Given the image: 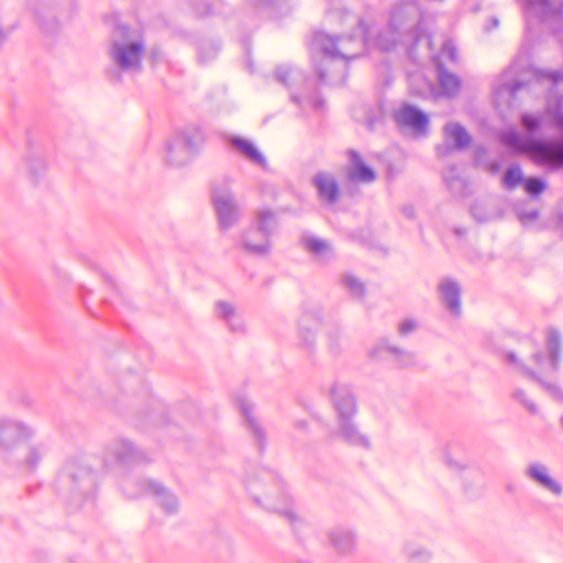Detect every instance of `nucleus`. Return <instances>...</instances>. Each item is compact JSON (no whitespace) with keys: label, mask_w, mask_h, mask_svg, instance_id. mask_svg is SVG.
<instances>
[{"label":"nucleus","mask_w":563,"mask_h":563,"mask_svg":"<svg viewBox=\"0 0 563 563\" xmlns=\"http://www.w3.org/2000/svg\"><path fill=\"white\" fill-rule=\"evenodd\" d=\"M229 143L235 147L251 163L261 167L266 166V158L260 150L249 140L240 136H230Z\"/></svg>","instance_id":"obj_23"},{"label":"nucleus","mask_w":563,"mask_h":563,"mask_svg":"<svg viewBox=\"0 0 563 563\" xmlns=\"http://www.w3.org/2000/svg\"><path fill=\"white\" fill-rule=\"evenodd\" d=\"M275 77L277 81H279L289 89L295 84L303 85L305 89H307L310 85L308 79L300 69L287 65L278 66L275 70Z\"/></svg>","instance_id":"obj_25"},{"label":"nucleus","mask_w":563,"mask_h":563,"mask_svg":"<svg viewBox=\"0 0 563 563\" xmlns=\"http://www.w3.org/2000/svg\"><path fill=\"white\" fill-rule=\"evenodd\" d=\"M313 185L319 197L328 203H334L339 198V185L335 177L325 172H319L313 177Z\"/></svg>","instance_id":"obj_19"},{"label":"nucleus","mask_w":563,"mask_h":563,"mask_svg":"<svg viewBox=\"0 0 563 563\" xmlns=\"http://www.w3.org/2000/svg\"><path fill=\"white\" fill-rule=\"evenodd\" d=\"M130 29L119 24L112 37L109 56L112 65L124 73L140 71L145 45L142 41L129 40Z\"/></svg>","instance_id":"obj_5"},{"label":"nucleus","mask_w":563,"mask_h":563,"mask_svg":"<svg viewBox=\"0 0 563 563\" xmlns=\"http://www.w3.org/2000/svg\"><path fill=\"white\" fill-rule=\"evenodd\" d=\"M471 214L478 223H485L497 218V213L488 211L487 206L478 201L471 207Z\"/></svg>","instance_id":"obj_34"},{"label":"nucleus","mask_w":563,"mask_h":563,"mask_svg":"<svg viewBox=\"0 0 563 563\" xmlns=\"http://www.w3.org/2000/svg\"><path fill=\"white\" fill-rule=\"evenodd\" d=\"M219 52V46L213 42H205L198 48V59L201 64L212 60Z\"/></svg>","instance_id":"obj_36"},{"label":"nucleus","mask_w":563,"mask_h":563,"mask_svg":"<svg viewBox=\"0 0 563 563\" xmlns=\"http://www.w3.org/2000/svg\"><path fill=\"white\" fill-rule=\"evenodd\" d=\"M296 427L299 428V429H305L306 428V422L299 421V422H297Z\"/></svg>","instance_id":"obj_48"},{"label":"nucleus","mask_w":563,"mask_h":563,"mask_svg":"<svg viewBox=\"0 0 563 563\" xmlns=\"http://www.w3.org/2000/svg\"><path fill=\"white\" fill-rule=\"evenodd\" d=\"M405 553L410 563H428L431 559L428 550L416 544H407Z\"/></svg>","instance_id":"obj_33"},{"label":"nucleus","mask_w":563,"mask_h":563,"mask_svg":"<svg viewBox=\"0 0 563 563\" xmlns=\"http://www.w3.org/2000/svg\"><path fill=\"white\" fill-rule=\"evenodd\" d=\"M394 119L399 126L408 128L418 134H426L429 124V117L408 103L394 111Z\"/></svg>","instance_id":"obj_12"},{"label":"nucleus","mask_w":563,"mask_h":563,"mask_svg":"<svg viewBox=\"0 0 563 563\" xmlns=\"http://www.w3.org/2000/svg\"><path fill=\"white\" fill-rule=\"evenodd\" d=\"M34 435V430L22 421L11 418L0 419V448L16 455V463L26 471H33L43 455L38 445H21Z\"/></svg>","instance_id":"obj_3"},{"label":"nucleus","mask_w":563,"mask_h":563,"mask_svg":"<svg viewBox=\"0 0 563 563\" xmlns=\"http://www.w3.org/2000/svg\"><path fill=\"white\" fill-rule=\"evenodd\" d=\"M489 168H490V172H492L493 174H496V173H498V172H499V169H500V165H499V163H497V162H493V163L490 164Z\"/></svg>","instance_id":"obj_47"},{"label":"nucleus","mask_w":563,"mask_h":563,"mask_svg":"<svg viewBox=\"0 0 563 563\" xmlns=\"http://www.w3.org/2000/svg\"><path fill=\"white\" fill-rule=\"evenodd\" d=\"M246 489L258 505L269 511L280 514L292 527L300 522L290 496L275 473L260 470L247 479Z\"/></svg>","instance_id":"obj_2"},{"label":"nucleus","mask_w":563,"mask_h":563,"mask_svg":"<svg viewBox=\"0 0 563 563\" xmlns=\"http://www.w3.org/2000/svg\"><path fill=\"white\" fill-rule=\"evenodd\" d=\"M343 284L349 289L350 294L355 298H363L365 295V286L364 284L353 275H345L343 278Z\"/></svg>","instance_id":"obj_35"},{"label":"nucleus","mask_w":563,"mask_h":563,"mask_svg":"<svg viewBox=\"0 0 563 563\" xmlns=\"http://www.w3.org/2000/svg\"><path fill=\"white\" fill-rule=\"evenodd\" d=\"M290 98L292 102L297 103L302 109L310 108L314 111H322L324 108V100L319 96L317 91L305 96L291 92Z\"/></svg>","instance_id":"obj_29"},{"label":"nucleus","mask_w":563,"mask_h":563,"mask_svg":"<svg viewBox=\"0 0 563 563\" xmlns=\"http://www.w3.org/2000/svg\"><path fill=\"white\" fill-rule=\"evenodd\" d=\"M303 244L306 249L318 256L321 261H329L333 257V250L325 241L317 236L305 238Z\"/></svg>","instance_id":"obj_28"},{"label":"nucleus","mask_w":563,"mask_h":563,"mask_svg":"<svg viewBox=\"0 0 563 563\" xmlns=\"http://www.w3.org/2000/svg\"><path fill=\"white\" fill-rule=\"evenodd\" d=\"M531 357H532V360H533L534 364H536L539 368H542V367H543L544 362H545V358H544L543 354H542L540 351H538V352L533 353Z\"/></svg>","instance_id":"obj_42"},{"label":"nucleus","mask_w":563,"mask_h":563,"mask_svg":"<svg viewBox=\"0 0 563 563\" xmlns=\"http://www.w3.org/2000/svg\"><path fill=\"white\" fill-rule=\"evenodd\" d=\"M443 132L446 144L437 148L441 155L448 154L450 143H453L456 150L467 148L472 143V136L461 123L449 122L444 125Z\"/></svg>","instance_id":"obj_14"},{"label":"nucleus","mask_w":563,"mask_h":563,"mask_svg":"<svg viewBox=\"0 0 563 563\" xmlns=\"http://www.w3.org/2000/svg\"><path fill=\"white\" fill-rule=\"evenodd\" d=\"M64 476L71 482L74 489L79 494H88L95 488L96 476L86 461L67 462Z\"/></svg>","instance_id":"obj_11"},{"label":"nucleus","mask_w":563,"mask_h":563,"mask_svg":"<svg viewBox=\"0 0 563 563\" xmlns=\"http://www.w3.org/2000/svg\"><path fill=\"white\" fill-rule=\"evenodd\" d=\"M352 419L353 418L339 419V437L351 445L369 449L371 443L368 438L360 432Z\"/></svg>","instance_id":"obj_21"},{"label":"nucleus","mask_w":563,"mask_h":563,"mask_svg":"<svg viewBox=\"0 0 563 563\" xmlns=\"http://www.w3.org/2000/svg\"><path fill=\"white\" fill-rule=\"evenodd\" d=\"M516 213L523 225L534 221L539 217V211L537 209L523 210L520 207H516Z\"/></svg>","instance_id":"obj_40"},{"label":"nucleus","mask_w":563,"mask_h":563,"mask_svg":"<svg viewBox=\"0 0 563 563\" xmlns=\"http://www.w3.org/2000/svg\"><path fill=\"white\" fill-rule=\"evenodd\" d=\"M350 165L347 167V177L353 181L369 184L376 179V173L366 165L358 152L350 150L347 152Z\"/></svg>","instance_id":"obj_16"},{"label":"nucleus","mask_w":563,"mask_h":563,"mask_svg":"<svg viewBox=\"0 0 563 563\" xmlns=\"http://www.w3.org/2000/svg\"><path fill=\"white\" fill-rule=\"evenodd\" d=\"M523 186H525L526 191L529 195L536 197V196L540 195L545 189L547 184L544 180H542L540 178L529 177V178H526Z\"/></svg>","instance_id":"obj_37"},{"label":"nucleus","mask_w":563,"mask_h":563,"mask_svg":"<svg viewBox=\"0 0 563 563\" xmlns=\"http://www.w3.org/2000/svg\"><path fill=\"white\" fill-rule=\"evenodd\" d=\"M443 180L452 192L460 195L464 194L466 183L457 174L454 166H450L443 172Z\"/></svg>","instance_id":"obj_31"},{"label":"nucleus","mask_w":563,"mask_h":563,"mask_svg":"<svg viewBox=\"0 0 563 563\" xmlns=\"http://www.w3.org/2000/svg\"><path fill=\"white\" fill-rule=\"evenodd\" d=\"M421 10L415 0L397 4L390 15L388 29L393 33L390 40L384 41L383 35L377 37V44L383 51L391 49L398 42L418 43L421 38L419 22Z\"/></svg>","instance_id":"obj_4"},{"label":"nucleus","mask_w":563,"mask_h":563,"mask_svg":"<svg viewBox=\"0 0 563 563\" xmlns=\"http://www.w3.org/2000/svg\"><path fill=\"white\" fill-rule=\"evenodd\" d=\"M216 314L219 319L223 320L232 332L244 331V322L236 308L229 301L216 302Z\"/></svg>","instance_id":"obj_22"},{"label":"nucleus","mask_w":563,"mask_h":563,"mask_svg":"<svg viewBox=\"0 0 563 563\" xmlns=\"http://www.w3.org/2000/svg\"><path fill=\"white\" fill-rule=\"evenodd\" d=\"M143 460L144 454L124 439L113 440L107 445L104 451L106 468H110L114 462L128 465Z\"/></svg>","instance_id":"obj_10"},{"label":"nucleus","mask_w":563,"mask_h":563,"mask_svg":"<svg viewBox=\"0 0 563 563\" xmlns=\"http://www.w3.org/2000/svg\"><path fill=\"white\" fill-rule=\"evenodd\" d=\"M211 201L219 228L222 231L229 230L240 222L242 210L234 194L229 188H214Z\"/></svg>","instance_id":"obj_9"},{"label":"nucleus","mask_w":563,"mask_h":563,"mask_svg":"<svg viewBox=\"0 0 563 563\" xmlns=\"http://www.w3.org/2000/svg\"><path fill=\"white\" fill-rule=\"evenodd\" d=\"M459 55L457 49L453 41L446 40L440 49V52L434 56V63L438 67L439 64L445 67V63H457Z\"/></svg>","instance_id":"obj_30"},{"label":"nucleus","mask_w":563,"mask_h":563,"mask_svg":"<svg viewBox=\"0 0 563 563\" xmlns=\"http://www.w3.org/2000/svg\"><path fill=\"white\" fill-rule=\"evenodd\" d=\"M4 41V34L2 32H0V45L3 43Z\"/></svg>","instance_id":"obj_49"},{"label":"nucleus","mask_w":563,"mask_h":563,"mask_svg":"<svg viewBox=\"0 0 563 563\" xmlns=\"http://www.w3.org/2000/svg\"><path fill=\"white\" fill-rule=\"evenodd\" d=\"M512 399L520 402L530 413L536 415L538 412L537 405L530 400L525 390L522 389H515L511 394Z\"/></svg>","instance_id":"obj_39"},{"label":"nucleus","mask_w":563,"mask_h":563,"mask_svg":"<svg viewBox=\"0 0 563 563\" xmlns=\"http://www.w3.org/2000/svg\"><path fill=\"white\" fill-rule=\"evenodd\" d=\"M525 180L526 179L523 177V173L520 165L512 164L505 172V175L503 177V186L506 189L511 190L518 187L519 185L523 184Z\"/></svg>","instance_id":"obj_32"},{"label":"nucleus","mask_w":563,"mask_h":563,"mask_svg":"<svg viewBox=\"0 0 563 563\" xmlns=\"http://www.w3.org/2000/svg\"><path fill=\"white\" fill-rule=\"evenodd\" d=\"M387 351L393 353L400 366H410L415 363V355L395 346H387Z\"/></svg>","instance_id":"obj_38"},{"label":"nucleus","mask_w":563,"mask_h":563,"mask_svg":"<svg viewBox=\"0 0 563 563\" xmlns=\"http://www.w3.org/2000/svg\"><path fill=\"white\" fill-rule=\"evenodd\" d=\"M506 357L509 363L516 366V368L519 369L523 375L537 382L552 397L555 399H563V391L556 384L543 380L538 374L523 365L514 352L507 353Z\"/></svg>","instance_id":"obj_20"},{"label":"nucleus","mask_w":563,"mask_h":563,"mask_svg":"<svg viewBox=\"0 0 563 563\" xmlns=\"http://www.w3.org/2000/svg\"><path fill=\"white\" fill-rule=\"evenodd\" d=\"M236 401L239 409L244 417L245 426L254 435L260 446V450H263L266 443L265 431L262 429L256 417L253 413V404L244 396L239 397Z\"/></svg>","instance_id":"obj_17"},{"label":"nucleus","mask_w":563,"mask_h":563,"mask_svg":"<svg viewBox=\"0 0 563 563\" xmlns=\"http://www.w3.org/2000/svg\"><path fill=\"white\" fill-rule=\"evenodd\" d=\"M416 329H417V322L411 319L405 320L399 324V333L401 335H407V334L413 332Z\"/></svg>","instance_id":"obj_41"},{"label":"nucleus","mask_w":563,"mask_h":563,"mask_svg":"<svg viewBox=\"0 0 563 563\" xmlns=\"http://www.w3.org/2000/svg\"><path fill=\"white\" fill-rule=\"evenodd\" d=\"M364 48L362 36H330L318 31L310 42L311 58L316 62L317 55L321 56V64L316 65L321 82L330 85L345 84L347 78V62L361 55Z\"/></svg>","instance_id":"obj_1"},{"label":"nucleus","mask_w":563,"mask_h":563,"mask_svg":"<svg viewBox=\"0 0 563 563\" xmlns=\"http://www.w3.org/2000/svg\"><path fill=\"white\" fill-rule=\"evenodd\" d=\"M121 487L129 498H136L145 494L154 495L157 505L168 515H174L179 509V501L176 495L159 483L151 479L134 482L131 478H126L122 482Z\"/></svg>","instance_id":"obj_7"},{"label":"nucleus","mask_w":563,"mask_h":563,"mask_svg":"<svg viewBox=\"0 0 563 563\" xmlns=\"http://www.w3.org/2000/svg\"><path fill=\"white\" fill-rule=\"evenodd\" d=\"M547 349L550 355V364L553 372L559 371V362L561 358V334L558 330L551 328L547 332Z\"/></svg>","instance_id":"obj_27"},{"label":"nucleus","mask_w":563,"mask_h":563,"mask_svg":"<svg viewBox=\"0 0 563 563\" xmlns=\"http://www.w3.org/2000/svg\"><path fill=\"white\" fill-rule=\"evenodd\" d=\"M331 545L342 554L351 553L355 548L354 533L345 528H335L328 533Z\"/></svg>","instance_id":"obj_24"},{"label":"nucleus","mask_w":563,"mask_h":563,"mask_svg":"<svg viewBox=\"0 0 563 563\" xmlns=\"http://www.w3.org/2000/svg\"><path fill=\"white\" fill-rule=\"evenodd\" d=\"M331 399L339 419L353 418L356 415V400L347 386L333 385L331 388Z\"/></svg>","instance_id":"obj_13"},{"label":"nucleus","mask_w":563,"mask_h":563,"mask_svg":"<svg viewBox=\"0 0 563 563\" xmlns=\"http://www.w3.org/2000/svg\"><path fill=\"white\" fill-rule=\"evenodd\" d=\"M437 71L439 85L442 92L449 97L455 96L461 88L460 78L454 74L449 73L446 68L441 64H439V66L437 67Z\"/></svg>","instance_id":"obj_26"},{"label":"nucleus","mask_w":563,"mask_h":563,"mask_svg":"<svg viewBox=\"0 0 563 563\" xmlns=\"http://www.w3.org/2000/svg\"><path fill=\"white\" fill-rule=\"evenodd\" d=\"M402 213L405 217L409 218V219H412L415 218V209L412 206H405L402 208Z\"/></svg>","instance_id":"obj_44"},{"label":"nucleus","mask_w":563,"mask_h":563,"mask_svg":"<svg viewBox=\"0 0 563 563\" xmlns=\"http://www.w3.org/2000/svg\"><path fill=\"white\" fill-rule=\"evenodd\" d=\"M203 143L202 132L198 128L185 129L166 144V159L170 165L180 166L192 158Z\"/></svg>","instance_id":"obj_8"},{"label":"nucleus","mask_w":563,"mask_h":563,"mask_svg":"<svg viewBox=\"0 0 563 563\" xmlns=\"http://www.w3.org/2000/svg\"><path fill=\"white\" fill-rule=\"evenodd\" d=\"M255 8H265L271 4L274 0H249Z\"/></svg>","instance_id":"obj_43"},{"label":"nucleus","mask_w":563,"mask_h":563,"mask_svg":"<svg viewBox=\"0 0 563 563\" xmlns=\"http://www.w3.org/2000/svg\"><path fill=\"white\" fill-rule=\"evenodd\" d=\"M498 24H499L498 19L497 18H492L490 19V25H486L485 29H486V31H490L492 29L497 27Z\"/></svg>","instance_id":"obj_45"},{"label":"nucleus","mask_w":563,"mask_h":563,"mask_svg":"<svg viewBox=\"0 0 563 563\" xmlns=\"http://www.w3.org/2000/svg\"><path fill=\"white\" fill-rule=\"evenodd\" d=\"M303 341H305L306 345L310 347L314 341V335L309 334L308 336H303Z\"/></svg>","instance_id":"obj_46"},{"label":"nucleus","mask_w":563,"mask_h":563,"mask_svg":"<svg viewBox=\"0 0 563 563\" xmlns=\"http://www.w3.org/2000/svg\"><path fill=\"white\" fill-rule=\"evenodd\" d=\"M442 302L454 316L461 313V287L459 283L452 278H443L439 285Z\"/></svg>","instance_id":"obj_15"},{"label":"nucleus","mask_w":563,"mask_h":563,"mask_svg":"<svg viewBox=\"0 0 563 563\" xmlns=\"http://www.w3.org/2000/svg\"><path fill=\"white\" fill-rule=\"evenodd\" d=\"M525 475L554 495L559 496L562 494L561 485L550 476L549 470L544 464L538 462L531 463L525 470Z\"/></svg>","instance_id":"obj_18"},{"label":"nucleus","mask_w":563,"mask_h":563,"mask_svg":"<svg viewBox=\"0 0 563 563\" xmlns=\"http://www.w3.org/2000/svg\"><path fill=\"white\" fill-rule=\"evenodd\" d=\"M277 228L275 213L269 209L257 211L252 225L242 233L243 249L254 255H266L271 251V236Z\"/></svg>","instance_id":"obj_6"}]
</instances>
